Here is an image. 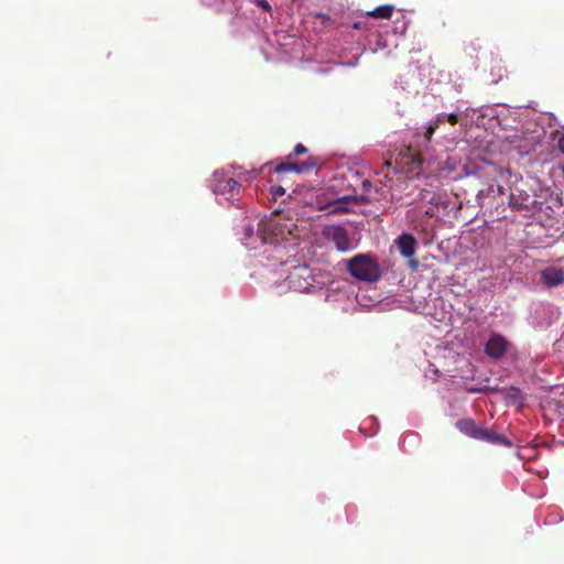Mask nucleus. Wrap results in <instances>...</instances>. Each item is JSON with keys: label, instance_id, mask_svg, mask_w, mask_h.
<instances>
[{"label": "nucleus", "instance_id": "obj_6", "mask_svg": "<svg viewBox=\"0 0 564 564\" xmlns=\"http://www.w3.org/2000/svg\"><path fill=\"white\" fill-rule=\"evenodd\" d=\"M394 242L398 247L400 254L406 259H410V267L412 269H416L419 265V261L412 259V257L415 253L417 245L415 238L411 234L403 232L395 239Z\"/></svg>", "mask_w": 564, "mask_h": 564}, {"label": "nucleus", "instance_id": "obj_19", "mask_svg": "<svg viewBox=\"0 0 564 564\" xmlns=\"http://www.w3.org/2000/svg\"><path fill=\"white\" fill-rule=\"evenodd\" d=\"M285 193L284 188L281 186H278L274 191V194L283 195Z\"/></svg>", "mask_w": 564, "mask_h": 564}, {"label": "nucleus", "instance_id": "obj_8", "mask_svg": "<svg viewBox=\"0 0 564 564\" xmlns=\"http://www.w3.org/2000/svg\"><path fill=\"white\" fill-rule=\"evenodd\" d=\"M289 286L295 291H306L311 286L310 272L306 265L294 268L288 276Z\"/></svg>", "mask_w": 564, "mask_h": 564}, {"label": "nucleus", "instance_id": "obj_1", "mask_svg": "<svg viewBox=\"0 0 564 564\" xmlns=\"http://www.w3.org/2000/svg\"><path fill=\"white\" fill-rule=\"evenodd\" d=\"M500 177L511 184L509 205L513 209L528 215L541 209L542 203L538 200L534 191L521 176L512 174L509 170H500Z\"/></svg>", "mask_w": 564, "mask_h": 564}, {"label": "nucleus", "instance_id": "obj_21", "mask_svg": "<svg viewBox=\"0 0 564 564\" xmlns=\"http://www.w3.org/2000/svg\"><path fill=\"white\" fill-rule=\"evenodd\" d=\"M354 28H355V29H359V24H358V23H355V24H354Z\"/></svg>", "mask_w": 564, "mask_h": 564}, {"label": "nucleus", "instance_id": "obj_20", "mask_svg": "<svg viewBox=\"0 0 564 564\" xmlns=\"http://www.w3.org/2000/svg\"><path fill=\"white\" fill-rule=\"evenodd\" d=\"M270 227L274 228L276 226V224L274 223V220H270L269 225Z\"/></svg>", "mask_w": 564, "mask_h": 564}, {"label": "nucleus", "instance_id": "obj_10", "mask_svg": "<svg viewBox=\"0 0 564 564\" xmlns=\"http://www.w3.org/2000/svg\"><path fill=\"white\" fill-rule=\"evenodd\" d=\"M541 280L547 288H555L564 282V269L549 267L541 271Z\"/></svg>", "mask_w": 564, "mask_h": 564}, {"label": "nucleus", "instance_id": "obj_4", "mask_svg": "<svg viewBox=\"0 0 564 564\" xmlns=\"http://www.w3.org/2000/svg\"><path fill=\"white\" fill-rule=\"evenodd\" d=\"M307 149L304 144L297 143L291 154L286 156L285 162H281L273 167L274 173L295 172L297 174L311 171L319 164V160L316 156H308L303 162H292V160L301 154H305Z\"/></svg>", "mask_w": 564, "mask_h": 564}, {"label": "nucleus", "instance_id": "obj_18", "mask_svg": "<svg viewBox=\"0 0 564 564\" xmlns=\"http://www.w3.org/2000/svg\"><path fill=\"white\" fill-rule=\"evenodd\" d=\"M446 120L452 124H456L458 122V116L455 113L446 115Z\"/></svg>", "mask_w": 564, "mask_h": 564}, {"label": "nucleus", "instance_id": "obj_15", "mask_svg": "<svg viewBox=\"0 0 564 564\" xmlns=\"http://www.w3.org/2000/svg\"><path fill=\"white\" fill-rule=\"evenodd\" d=\"M437 129V124H430L427 128H426V131L424 133V139L426 142H430L432 140V137L434 134V132L436 131Z\"/></svg>", "mask_w": 564, "mask_h": 564}, {"label": "nucleus", "instance_id": "obj_17", "mask_svg": "<svg viewBox=\"0 0 564 564\" xmlns=\"http://www.w3.org/2000/svg\"><path fill=\"white\" fill-rule=\"evenodd\" d=\"M446 121H447V120H446V113H440V115L436 117V119H435V121L433 122V124H437V128H438L441 124L445 123Z\"/></svg>", "mask_w": 564, "mask_h": 564}, {"label": "nucleus", "instance_id": "obj_13", "mask_svg": "<svg viewBox=\"0 0 564 564\" xmlns=\"http://www.w3.org/2000/svg\"><path fill=\"white\" fill-rule=\"evenodd\" d=\"M405 158L410 159V163L412 164L411 171H415L416 169H421L423 163L422 155L417 152H414L411 148H408L404 153Z\"/></svg>", "mask_w": 564, "mask_h": 564}, {"label": "nucleus", "instance_id": "obj_16", "mask_svg": "<svg viewBox=\"0 0 564 564\" xmlns=\"http://www.w3.org/2000/svg\"><path fill=\"white\" fill-rule=\"evenodd\" d=\"M257 4L265 12H271L272 7L267 0H257Z\"/></svg>", "mask_w": 564, "mask_h": 564}, {"label": "nucleus", "instance_id": "obj_5", "mask_svg": "<svg viewBox=\"0 0 564 564\" xmlns=\"http://www.w3.org/2000/svg\"><path fill=\"white\" fill-rule=\"evenodd\" d=\"M209 186L216 195H223L228 199L237 196L240 191V183L224 171H216L213 174Z\"/></svg>", "mask_w": 564, "mask_h": 564}, {"label": "nucleus", "instance_id": "obj_11", "mask_svg": "<svg viewBox=\"0 0 564 564\" xmlns=\"http://www.w3.org/2000/svg\"><path fill=\"white\" fill-rule=\"evenodd\" d=\"M351 200L352 198L350 196H343L318 205V209H327L329 214H345L350 210L349 205Z\"/></svg>", "mask_w": 564, "mask_h": 564}, {"label": "nucleus", "instance_id": "obj_7", "mask_svg": "<svg viewBox=\"0 0 564 564\" xmlns=\"http://www.w3.org/2000/svg\"><path fill=\"white\" fill-rule=\"evenodd\" d=\"M324 235L327 239L336 245L339 251H348L351 248V242L348 237L347 230L341 226H327L324 229Z\"/></svg>", "mask_w": 564, "mask_h": 564}, {"label": "nucleus", "instance_id": "obj_2", "mask_svg": "<svg viewBox=\"0 0 564 564\" xmlns=\"http://www.w3.org/2000/svg\"><path fill=\"white\" fill-rule=\"evenodd\" d=\"M347 271L357 280L375 283L382 276L377 258L370 253H358L346 261Z\"/></svg>", "mask_w": 564, "mask_h": 564}, {"label": "nucleus", "instance_id": "obj_3", "mask_svg": "<svg viewBox=\"0 0 564 564\" xmlns=\"http://www.w3.org/2000/svg\"><path fill=\"white\" fill-rule=\"evenodd\" d=\"M455 426L460 433L470 438L482 441L492 445H501L506 447L512 446V442L508 440L503 434L497 433L494 430L478 426L473 419H460L455 423Z\"/></svg>", "mask_w": 564, "mask_h": 564}, {"label": "nucleus", "instance_id": "obj_14", "mask_svg": "<svg viewBox=\"0 0 564 564\" xmlns=\"http://www.w3.org/2000/svg\"><path fill=\"white\" fill-rule=\"evenodd\" d=\"M500 170L501 169L497 170V172H498V176H497V180H496V182H497V193L500 196L508 195V198L510 199V185L511 184L501 180V177H500Z\"/></svg>", "mask_w": 564, "mask_h": 564}, {"label": "nucleus", "instance_id": "obj_9", "mask_svg": "<svg viewBox=\"0 0 564 564\" xmlns=\"http://www.w3.org/2000/svg\"><path fill=\"white\" fill-rule=\"evenodd\" d=\"M508 349L507 339L500 334H492L485 346V352L492 359H500Z\"/></svg>", "mask_w": 564, "mask_h": 564}, {"label": "nucleus", "instance_id": "obj_12", "mask_svg": "<svg viewBox=\"0 0 564 564\" xmlns=\"http://www.w3.org/2000/svg\"><path fill=\"white\" fill-rule=\"evenodd\" d=\"M394 11V7L391 4L379 6L372 11L367 12L368 17L375 19H390Z\"/></svg>", "mask_w": 564, "mask_h": 564}]
</instances>
